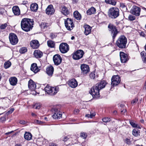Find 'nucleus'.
I'll use <instances>...</instances> for the list:
<instances>
[{
    "label": "nucleus",
    "mask_w": 146,
    "mask_h": 146,
    "mask_svg": "<svg viewBox=\"0 0 146 146\" xmlns=\"http://www.w3.org/2000/svg\"><path fill=\"white\" fill-rule=\"evenodd\" d=\"M106 83H99L92 87L89 91V93L93 98H98L100 96V90L105 87Z\"/></svg>",
    "instance_id": "nucleus-1"
},
{
    "label": "nucleus",
    "mask_w": 146,
    "mask_h": 146,
    "mask_svg": "<svg viewBox=\"0 0 146 146\" xmlns=\"http://www.w3.org/2000/svg\"><path fill=\"white\" fill-rule=\"evenodd\" d=\"M7 26V24L6 23H5L4 24H2L0 26V29H4Z\"/></svg>",
    "instance_id": "nucleus-43"
},
{
    "label": "nucleus",
    "mask_w": 146,
    "mask_h": 146,
    "mask_svg": "<svg viewBox=\"0 0 146 146\" xmlns=\"http://www.w3.org/2000/svg\"><path fill=\"white\" fill-rule=\"evenodd\" d=\"M90 115H91V118H92L93 116H94L96 114L94 112L92 111L90 112Z\"/></svg>",
    "instance_id": "nucleus-56"
},
{
    "label": "nucleus",
    "mask_w": 146,
    "mask_h": 146,
    "mask_svg": "<svg viewBox=\"0 0 146 146\" xmlns=\"http://www.w3.org/2000/svg\"><path fill=\"white\" fill-rule=\"evenodd\" d=\"M59 49L60 51L62 53H65L67 52L69 50V46L66 43H62L60 45Z\"/></svg>",
    "instance_id": "nucleus-11"
},
{
    "label": "nucleus",
    "mask_w": 146,
    "mask_h": 146,
    "mask_svg": "<svg viewBox=\"0 0 146 146\" xmlns=\"http://www.w3.org/2000/svg\"><path fill=\"white\" fill-rule=\"evenodd\" d=\"M128 19L129 20L132 21L135 19V17L132 15H129L128 17Z\"/></svg>",
    "instance_id": "nucleus-42"
},
{
    "label": "nucleus",
    "mask_w": 146,
    "mask_h": 146,
    "mask_svg": "<svg viewBox=\"0 0 146 146\" xmlns=\"http://www.w3.org/2000/svg\"><path fill=\"white\" fill-rule=\"evenodd\" d=\"M102 121L104 122H108L110 121V119L109 118L105 117L102 119Z\"/></svg>",
    "instance_id": "nucleus-41"
},
{
    "label": "nucleus",
    "mask_w": 146,
    "mask_h": 146,
    "mask_svg": "<svg viewBox=\"0 0 146 146\" xmlns=\"http://www.w3.org/2000/svg\"><path fill=\"white\" fill-rule=\"evenodd\" d=\"M27 49L25 47H22L19 50V52L23 54L27 51Z\"/></svg>",
    "instance_id": "nucleus-36"
},
{
    "label": "nucleus",
    "mask_w": 146,
    "mask_h": 146,
    "mask_svg": "<svg viewBox=\"0 0 146 146\" xmlns=\"http://www.w3.org/2000/svg\"><path fill=\"white\" fill-rule=\"evenodd\" d=\"M21 25L23 30L26 32H28L33 27V21L30 19L23 18L21 21Z\"/></svg>",
    "instance_id": "nucleus-2"
},
{
    "label": "nucleus",
    "mask_w": 146,
    "mask_h": 146,
    "mask_svg": "<svg viewBox=\"0 0 146 146\" xmlns=\"http://www.w3.org/2000/svg\"><path fill=\"white\" fill-rule=\"evenodd\" d=\"M55 11V10L52 5H48L46 10V13L48 15L53 14Z\"/></svg>",
    "instance_id": "nucleus-15"
},
{
    "label": "nucleus",
    "mask_w": 146,
    "mask_h": 146,
    "mask_svg": "<svg viewBox=\"0 0 146 146\" xmlns=\"http://www.w3.org/2000/svg\"><path fill=\"white\" fill-rule=\"evenodd\" d=\"M14 110V109L13 108H12L9 111L7 112L8 114H11Z\"/></svg>",
    "instance_id": "nucleus-50"
},
{
    "label": "nucleus",
    "mask_w": 146,
    "mask_h": 146,
    "mask_svg": "<svg viewBox=\"0 0 146 146\" xmlns=\"http://www.w3.org/2000/svg\"><path fill=\"white\" fill-rule=\"evenodd\" d=\"M64 24L67 29L69 31L72 30L74 27L73 20L70 18H67L65 20Z\"/></svg>",
    "instance_id": "nucleus-6"
},
{
    "label": "nucleus",
    "mask_w": 146,
    "mask_h": 146,
    "mask_svg": "<svg viewBox=\"0 0 146 146\" xmlns=\"http://www.w3.org/2000/svg\"><path fill=\"white\" fill-rule=\"evenodd\" d=\"M31 70L35 74L37 73L40 70L37 66L36 64L35 63H33L31 64Z\"/></svg>",
    "instance_id": "nucleus-20"
},
{
    "label": "nucleus",
    "mask_w": 146,
    "mask_h": 146,
    "mask_svg": "<svg viewBox=\"0 0 146 146\" xmlns=\"http://www.w3.org/2000/svg\"><path fill=\"white\" fill-rule=\"evenodd\" d=\"M80 135L83 138H86L87 137L86 134L85 132L81 133Z\"/></svg>",
    "instance_id": "nucleus-45"
},
{
    "label": "nucleus",
    "mask_w": 146,
    "mask_h": 146,
    "mask_svg": "<svg viewBox=\"0 0 146 146\" xmlns=\"http://www.w3.org/2000/svg\"><path fill=\"white\" fill-rule=\"evenodd\" d=\"M138 101V98H135L134 99L132 100L131 102L132 104H134L136 103Z\"/></svg>",
    "instance_id": "nucleus-48"
},
{
    "label": "nucleus",
    "mask_w": 146,
    "mask_h": 146,
    "mask_svg": "<svg viewBox=\"0 0 146 146\" xmlns=\"http://www.w3.org/2000/svg\"><path fill=\"white\" fill-rule=\"evenodd\" d=\"M69 86L72 88H74L78 86V83H67Z\"/></svg>",
    "instance_id": "nucleus-33"
},
{
    "label": "nucleus",
    "mask_w": 146,
    "mask_h": 146,
    "mask_svg": "<svg viewBox=\"0 0 146 146\" xmlns=\"http://www.w3.org/2000/svg\"><path fill=\"white\" fill-rule=\"evenodd\" d=\"M139 33L141 36L143 37H145V35L143 32L140 31L139 32Z\"/></svg>",
    "instance_id": "nucleus-49"
},
{
    "label": "nucleus",
    "mask_w": 146,
    "mask_h": 146,
    "mask_svg": "<svg viewBox=\"0 0 146 146\" xmlns=\"http://www.w3.org/2000/svg\"><path fill=\"white\" fill-rule=\"evenodd\" d=\"M84 54V52L82 50H78L73 53L72 58L75 60H79L82 57Z\"/></svg>",
    "instance_id": "nucleus-9"
},
{
    "label": "nucleus",
    "mask_w": 146,
    "mask_h": 146,
    "mask_svg": "<svg viewBox=\"0 0 146 146\" xmlns=\"http://www.w3.org/2000/svg\"><path fill=\"white\" fill-rule=\"evenodd\" d=\"M30 45L33 48L36 49L39 47V44L38 40H34L31 41Z\"/></svg>",
    "instance_id": "nucleus-16"
},
{
    "label": "nucleus",
    "mask_w": 146,
    "mask_h": 146,
    "mask_svg": "<svg viewBox=\"0 0 146 146\" xmlns=\"http://www.w3.org/2000/svg\"><path fill=\"white\" fill-rule=\"evenodd\" d=\"M28 87L31 90H34L36 88V85L35 83H28Z\"/></svg>",
    "instance_id": "nucleus-29"
},
{
    "label": "nucleus",
    "mask_w": 146,
    "mask_h": 146,
    "mask_svg": "<svg viewBox=\"0 0 146 146\" xmlns=\"http://www.w3.org/2000/svg\"><path fill=\"white\" fill-rule=\"evenodd\" d=\"M84 28L85 29L84 32V34L86 35H88L91 32L92 27L88 25H84Z\"/></svg>",
    "instance_id": "nucleus-18"
},
{
    "label": "nucleus",
    "mask_w": 146,
    "mask_h": 146,
    "mask_svg": "<svg viewBox=\"0 0 146 146\" xmlns=\"http://www.w3.org/2000/svg\"><path fill=\"white\" fill-rule=\"evenodd\" d=\"M80 68L82 72L84 74H87L89 72V68L87 65L82 64L81 65Z\"/></svg>",
    "instance_id": "nucleus-17"
},
{
    "label": "nucleus",
    "mask_w": 146,
    "mask_h": 146,
    "mask_svg": "<svg viewBox=\"0 0 146 146\" xmlns=\"http://www.w3.org/2000/svg\"><path fill=\"white\" fill-rule=\"evenodd\" d=\"M31 10L33 11H36L38 9V6L36 3L32 4L30 6Z\"/></svg>",
    "instance_id": "nucleus-27"
},
{
    "label": "nucleus",
    "mask_w": 146,
    "mask_h": 146,
    "mask_svg": "<svg viewBox=\"0 0 146 146\" xmlns=\"http://www.w3.org/2000/svg\"><path fill=\"white\" fill-rule=\"evenodd\" d=\"M50 26V23H47L45 22H42L40 25L41 28L42 29H47Z\"/></svg>",
    "instance_id": "nucleus-24"
},
{
    "label": "nucleus",
    "mask_w": 146,
    "mask_h": 146,
    "mask_svg": "<svg viewBox=\"0 0 146 146\" xmlns=\"http://www.w3.org/2000/svg\"><path fill=\"white\" fill-rule=\"evenodd\" d=\"M53 59L55 65H56L60 64L62 62V58L58 54L54 55Z\"/></svg>",
    "instance_id": "nucleus-12"
},
{
    "label": "nucleus",
    "mask_w": 146,
    "mask_h": 146,
    "mask_svg": "<svg viewBox=\"0 0 146 146\" xmlns=\"http://www.w3.org/2000/svg\"><path fill=\"white\" fill-rule=\"evenodd\" d=\"M13 132V131H11L8 132H7V133H5V135H8L10 134L11 133H12Z\"/></svg>",
    "instance_id": "nucleus-63"
},
{
    "label": "nucleus",
    "mask_w": 146,
    "mask_h": 146,
    "mask_svg": "<svg viewBox=\"0 0 146 146\" xmlns=\"http://www.w3.org/2000/svg\"><path fill=\"white\" fill-rule=\"evenodd\" d=\"M50 146H57L54 143H50Z\"/></svg>",
    "instance_id": "nucleus-59"
},
{
    "label": "nucleus",
    "mask_w": 146,
    "mask_h": 146,
    "mask_svg": "<svg viewBox=\"0 0 146 146\" xmlns=\"http://www.w3.org/2000/svg\"><path fill=\"white\" fill-rule=\"evenodd\" d=\"M141 55L142 57H143V56L146 55V53L144 51H142L141 53Z\"/></svg>",
    "instance_id": "nucleus-52"
},
{
    "label": "nucleus",
    "mask_w": 146,
    "mask_h": 146,
    "mask_svg": "<svg viewBox=\"0 0 146 146\" xmlns=\"http://www.w3.org/2000/svg\"><path fill=\"white\" fill-rule=\"evenodd\" d=\"M91 115H90V114H87L85 116L86 117H88V118H91Z\"/></svg>",
    "instance_id": "nucleus-61"
},
{
    "label": "nucleus",
    "mask_w": 146,
    "mask_h": 146,
    "mask_svg": "<svg viewBox=\"0 0 146 146\" xmlns=\"http://www.w3.org/2000/svg\"><path fill=\"white\" fill-rule=\"evenodd\" d=\"M119 55L120 60L122 63H125L129 60L128 55L124 52H120Z\"/></svg>",
    "instance_id": "nucleus-14"
},
{
    "label": "nucleus",
    "mask_w": 146,
    "mask_h": 146,
    "mask_svg": "<svg viewBox=\"0 0 146 146\" xmlns=\"http://www.w3.org/2000/svg\"><path fill=\"white\" fill-rule=\"evenodd\" d=\"M59 88L58 86L52 87L47 84L44 88L45 92L50 95H55L59 91Z\"/></svg>",
    "instance_id": "nucleus-5"
},
{
    "label": "nucleus",
    "mask_w": 146,
    "mask_h": 146,
    "mask_svg": "<svg viewBox=\"0 0 146 146\" xmlns=\"http://www.w3.org/2000/svg\"><path fill=\"white\" fill-rule=\"evenodd\" d=\"M41 107V104L40 103H36L34 106V108L36 109H39Z\"/></svg>",
    "instance_id": "nucleus-38"
},
{
    "label": "nucleus",
    "mask_w": 146,
    "mask_h": 146,
    "mask_svg": "<svg viewBox=\"0 0 146 146\" xmlns=\"http://www.w3.org/2000/svg\"><path fill=\"white\" fill-rule=\"evenodd\" d=\"M57 35L56 33H50V37L51 38V39H53L56 37Z\"/></svg>",
    "instance_id": "nucleus-40"
},
{
    "label": "nucleus",
    "mask_w": 146,
    "mask_h": 146,
    "mask_svg": "<svg viewBox=\"0 0 146 146\" xmlns=\"http://www.w3.org/2000/svg\"><path fill=\"white\" fill-rule=\"evenodd\" d=\"M31 115L32 116L35 117H36L37 116V115L36 114H35V113H32Z\"/></svg>",
    "instance_id": "nucleus-64"
},
{
    "label": "nucleus",
    "mask_w": 146,
    "mask_h": 146,
    "mask_svg": "<svg viewBox=\"0 0 146 146\" xmlns=\"http://www.w3.org/2000/svg\"><path fill=\"white\" fill-rule=\"evenodd\" d=\"M19 123L22 124H25L26 123V122L23 120H21L19 121Z\"/></svg>",
    "instance_id": "nucleus-58"
},
{
    "label": "nucleus",
    "mask_w": 146,
    "mask_h": 146,
    "mask_svg": "<svg viewBox=\"0 0 146 146\" xmlns=\"http://www.w3.org/2000/svg\"><path fill=\"white\" fill-rule=\"evenodd\" d=\"M9 82H17V78L15 77H11L9 79Z\"/></svg>",
    "instance_id": "nucleus-37"
},
{
    "label": "nucleus",
    "mask_w": 146,
    "mask_h": 146,
    "mask_svg": "<svg viewBox=\"0 0 146 146\" xmlns=\"http://www.w3.org/2000/svg\"><path fill=\"white\" fill-rule=\"evenodd\" d=\"M11 65V63L9 61H7V62H5L4 64V68L7 69L9 68Z\"/></svg>",
    "instance_id": "nucleus-34"
},
{
    "label": "nucleus",
    "mask_w": 146,
    "mask_h": 146,
    "mask_svg": "<svg viewBox=\"0 0 146 146\" xmlns=\"http://www.w3.org/2000/svg\"><path fill=\"white\" fill-rule=\"evenodd\" d=\"M96 11V9L92 7L87 11V14L88 15H91L92 14H94L95 13Z\"/></svg>",
    "instance_id": "nucleus-30"
},
{
    "label": "nucleus",
    "mask_w": 146,
    "mask_h": 146,
    "mask_svg": "<svg viewBox=\"0 0 146 146\" xmlns=\"http://www.w3.org/2000/svg\"><path fill=\"white\" fill-rule=\"evenodd\" d=\"M108 28L109 31L111 33L113 38L114 39L118 33L116 27L113 24L110 23L108 25Z\"/></svg>",
    "instance_id": "nucleus-7"
},
{
    "label": "nucleus",
    "mask_w": 146,
    "mask_h": 146,
    "mask_svg": "<svg viewBox=\"0 0 146 146\" xmlns=\"http://www.w3.org/2000/svg\"><path fill=\"white\" fill-rule=\"evenodd\" d=\"M69 138L68 137V136H65L64 137V138L62 140L64 142H66L68 140Z\"/></svg>",
    "instance_id": "nucleus-51"
},
{
    "label": "nucleus",
    "mask_w": 146,
    "mask_h": 146,
    "mask_svg": "<svg viewBox=\"0 0 146 146\" xmlns=\"http://www.w3.org/2000/svg\"><path fill=\"white\" fill-rule=\"evenodd\" d=\"M51 111L53 113L52 117L54 119H59L62 117L61 113L58 110L57 107H54L52 109Z\"/></svg>",
    "instance_id": "nucleus-8"
},
{
    "label": "nucleus",
    "mask_w": 146,
    "mask_h": 146,
    "mask_svg": "<svg viewBox=\"0 0 146 146\" xmlns=\"http://www.w3.org/2000/svg\"><path fill=\"white\" fill-rule=\"evenodd\" d=\"M131 125L133 127H137V125L136 124L134 121L133 120H131L129 121Z\"/></svg>",
    "instance_id": "nucleus-39"
},
{
    "label": "nucleus",
    "mask_w": 146,
    "mask_h": 146,
    "mask_svg": "<svg viewBox=\"0 0 146 146\" xmlns=\"http://www.w3.org/2000/svg\"><path fill=\"white\" fill-rule=\"evenodd\" d=\"M9 38L10 43L13 45H15L17 44L18 39L17 36L15 34L10 33L9 36Z\"/></svg>",
    "instance_id": "nucleus-10"
},
{
    "label": "nucleus",
    "mask_w": 146,
    "mask_h": 146,
    "mask_svg": "<svg viewBox=\"0 0 146 146\" xmlns=\"http://www.w3.org/2000/svg\"><path fill=\"white\" fill-rule=\"evenodd\" d=\"M127 42L126 38L124 35H121L117 40L116 44L119 48L124 49L126 48Z\"/></svg>",
    "instance_id": "nucleus-3"
},
{
    "label": "nucleus",
    "mask_w": 146,
    "mask_h": 146,
    "mask_svg": "<svg viewBox=\"0 0 146 146\" xmlns=\"http://www.w3.org/2000/svg\"><path fill=\"white\" fill-rule=\"evenodd\" d=\"M32 135L30 133L26 132L24 135L25 139L28 141L31 140L32 138Z\"/></svg>",
    "instance_id": "nucleus-28"
},
{
    "label": "nucleus",
    "mask_w": 146,
    "mask_h": 146,
    "mask_svg": "<svg viewBox=\"0 0 146 146\" xmlns=\"http://www.w3.org/2000/svg\"><path fill=\"white\" fill-rule=\"evenodd\" d=\"M54 70L53 67L52 66H50L46 68V72L49 76H51L53 74Z\"/></svg>",
    "instance_id": "nucleus-19"
},
{
    "label": "nucleus",
    "mask_w": 146,
    "mask_h": 146,
    "mask_svg": "<svg viewBox=\"0 0 146 146\" xmlns=\"http://www.w3.org/2000/svg\"><path fill=\"white\" fill-rule=\"evenodd\" d=\"M124 142L127 144L130 145L131 144L130 139L128 138H126L124 140Z\"/></svg>",
    "instance_id": "nucleus-46"
},
{
    "label": "nucleus",
    "mask_w": 146,
    "mask_h": 146,
    "mask_svg": "<svg viewBox=\"0 0 146 146\" xmlns=\"http://www.w3.org/2000/svg\"><path fill=\"white\" fill-rule=\"evenodd\" d=\"M142 58L143 62L146 63V55Z\"/></svg>",
    "instance_id": "nucleus-57"
},
{
    "label": "nucleus",
    "mask_w": 146,
    "mask_h": 146,
    "mask_svg": "<svg viewBox=\"0 0 146 146\" xmlns=\"http://www.w3.org/2000/svg\"><path fill=\"white\" fill-rule=\"evenodd\" d=\"M17 83H10V84L11 85L14 86L16 85Z\"/></svg>",
    "instance_id": "nucleus-62"
},
{
    "label": "nucleus",
    "mask_w": 146,
    "mask_h": 146,
    "mask_svg": "<svg viewBox=\"0 0 146 146\" xmlns=\"http://www.w3.org/2000/svg\"><path fill=\"white\" fill-rule=\"evenodd\" d=\"M73 15L75 19L77 20H80L82 19L81 15L77 11H76L74 12Z\"/></svg>",
    "instance_id": "nucleus-25"
},
{
    "label": "nucleus",
    "mask_w": 146,
    "mask_h": 146,
    "mask_svg": "<svg viewBox=\"0 0 146 146\" xmlns=\"http://www.w3.org/2000/svg\"><path fill=\"white\" fill-rule=\"evenodd\" d=\"M35 123L37 124H41L42 123V122L39 120H36L35 121Z\"/></svg>",
    "instance_id": "nucleus-55"
},
{
    "label": "nucleus",
    "mask_w": 146,
    "mask_h": 146,
    "mask_svg": "<svg viewBox=\"0 0 146 146\" xmlns=\"http://www.w3.org/2000/svg\"><path fill=\"white\" fill-rule=\"evenodd\" d=\"M91 79H94L95 77V74L94 73H91L89 75Z\"/></svg>",
    "instance_id": "nucleus-47"
},
{
    "label": "nucleus",
    "mask_w": 146,
    "mask_h": 146,
    "mask_svg": "<svg viewBox=\"0 0 146 146\" xmlns=\"http://www.w3.org/2000/svg\"><path fill=\"white\" fill-rule=\"evenodd\" d=\"M111 80V82H120V77L119 75L113 76L112 77Z\"/></svg>",
    "instance_id": "nucleus-26"
},
{
    "label": "nucleus",
    "mask_w": 146,
    "mask_h": 146,
    "mask_svg": "<svg viewBox=\"0 0 146 146\" xmlns=\"http://www.w3.org/2000/svg\"><path fill=\"white\" fill-rule=\"evenodd\" d=\"M139 131L135 129H134L132 131L133 135L135 136H138L139 135Z\"/></svg>",
    "instance_id": "nucleus-32"
},
{
    "label": "nucleus",
    "mask_w": 146,
    "mask_h": 146,
    "mask_svg": "<svg viewBox=\"0 0 146 146\" xmlns=\"http://www.w3.org/2000/svg\"><path fill=\"white\" fill-rule=\"evenodd\" d=\"M68 82H77L76 80L74 78H72L69 80Z\"/></svg>",
    "instance_id": "nucleus-54"
},
{
    "label": "nucleus",
    "mask_w": 146,
    "mask_h": 146,
    "mask_svg": "<svg viewBox=\"0 0 146 146\" xmlns=\"http://www.w3.org/2000/svg\"><path fill=\"white\" fill-rule=\"evenodd\" d=\"M48 46L50 48H54L55 46L54 42L52 40H48L47 42Z\"/></svg>",
    "instance_id": "nucleus-31"
},
{
    "label": "nucleus",
    "mask_w": 146,
    "mask_h": 146,
    "mask_svg": "<svg viewBox=\"0 0 146 146\" xmlns=\"http://www.w3.org/2000/svg\"><path fill=\"white\" fill-rule=\"evenodd\" d=\"M61 13L64 15H67L70 13L69 11L67 8L64 6L60 8Z\"/></svg>",
    "instance_id": "nucleus-23"
},
{
    "label": "nucleus",
    "mask_w": 146,
    "mask_h": 146,
    "mask_svg": "<svg viewBox=\"0 0 146 146\" xmlns=\"http://www.w3.org/2000/svg\"><path fill=\"white\" fill-rule=\"evenodd\" d=\"M140 8L135 6H134L131 10V12L133 14L138 16L140 15Z\"/></svg>",
    "instance_id": "nucleus-13"
},
{
    "label": "nucleus",
    "mask_w": 146,
    "mask_h": 146,
    "mask_svg": "<svg viewBox=\"0 0 146 146\" xmlns=\"http://www.w3.org/2000/svg\"><path fill=\"white\" fill-rule=\"evenodd\" d=\"M108 15L109 17L112 19H116L119 15V10L116 7L111 8L109 9Z\"/></svg>",
    "instance_id": "nucleus-4"
},
{
    "label": "nucleus",
    "mask_w": 146,
    "mask_h": 146,
    "mask_svg": "<svg viewBox=\"0 0 146 146\" xmlns=\"http://www.w3.org/2000/svg\"><path fill=\"white\" fill-rule=\"evenodd\" d=\"M13 12L15 15L18 16L20 14V11L18 6H14L12 8Z\"/></svg>",
    "instance_id": "nucleus-21"
},
{
    "label": "nucleus",
    "mask_w": 146,
    "mask_h": 146,
    "mask_svg": "<svg viewBox=\"0 0 146 146\" xmlns=\"http://www.w3.org/2000/svg\"><path fill=\"white\" fill-rule=\"evenodd\" d=\"M105 2L108 4H110L113 5L116 4V2L113 0H105Z\"/></svg>",
    "instance_id": "nucleus-35"
},
{
    "label": "nucleus",
    "mask_w": 146,
    "mask_h": 146,
    "mask_svg": "<svg viewBox=\"0 0 146 146\" xmlns=\"http://www.w3.org/2000/svg\"><path fill=\"white\" fill-rule=\"evenodd\" d=\"M78 0H72V2L73 3H77L78 2Z\"/></svg>",
    "instance_id": "nucleus-60"
},
{
    "label": "nucleus",
    "mask_w": 146,
    "mask_h": 146,
    "mask_svg": "<svg viewBox=\"0 0 146 146\" xmlns=\"http://www.w3.org/2000/svg\"><path fill=\"white\" fill-rule=\"evenodd\" d=\"M117 83H111V88H110V90H112V89L115 86H117L118 85V84H117Z\"/></svg>",
    "instance_id": "nucleus-44"
},
{
    "label": "nucleus",
    "mask_w": 146,
    "mask_h": 146,
    "mask_svg": "<svg viewBox=\"0 0 146 146\" xmlns=\"http://www.w3.org/2000/svg\"><path fill=\"white\" fill-rule=\"evenodd\" d=\"M33 55L36 58H40L42 56L43 53L40 50H35Z\"/></svg>",
    "instance_id": "nucleus-22"
},
{
    "label": "nucleus",
    "mask_w": 146,
    "mask_h": 146,
    "mask_svg": "<svg viewBox=\"0 0 146 146\" xmlns=\"http://www.w3.org/2000/svg\"><path fill=\"white\" fill-rule=\"evenodd\" d=\"M79 112V110L78 109H76L74 111V113L75 114H78Z\"/></svg>",
    "instance_id": "nucleus-53"
}]
</instances>
